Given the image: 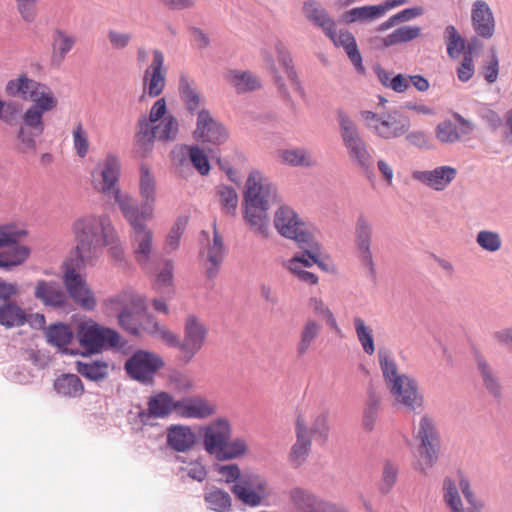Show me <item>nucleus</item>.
Here are the masks:
<instances>
[{"label": "nucleus", "instance_id": "nucleus-43", "mask_svg": "<svg viewBox=\"0 0 512 512\" xmlns=\"http://www.w3.org/2000/svg\"><path fill=\"white\" fill-rule=\"evenodd\" d=\"M459 486L468 504L467 508L464 507V504L462 505V512H482L485 507V501L476 495L469 478L464 473H459Z\"/></svg>", "mask_w": 512, "mask_h": 512}, {"label": "nucleus", "instance_id": "nucleus-51", "mask_svg": "<svg viewBox=\"0 0 512 512\" xmlns=\"http://www.w3.org/2000/svg\"><path fill=\"white\" fill-rule=\"evenodd\" d=\"M205 502L211 510L216 512H228L231 507V497L228 492L213 488L205 493Z\"/></svg>", "mask_w": 512, "mask_h": 512}, {"label": "nucleus", "instance_id": "nucleus-54", "mask_svg": "<svg viewBox=\"0 0 512 512\" xmlns=\"http://www.w3.org/2000/svg\"><path fill=\"white\" fill-rule=\"evenodd\" d=\"M180 152L182 155L188 152L191 163L201 175H207L209 173L210 164L208 157L198 146L184 145L180 148Z\"/></svg>", "mask_w": 512, "mask_h": 512}, {"label": "nucleus", "instance_id": "nucleus-26", "mask_svg": "<svg viewBox=\"0 0 512 512\" xmlns=\"http://www.w3.org/2000/svg\"><path fill=\"white\" fill-rule=\"evenodd\" d=\"M217 412V405L209 399L195 395L178 399L177 416L183 419H207Z\"/></svg>", "mask_w": 512, "mask_h": 512}, {"label": "nucleus", "instance_id": "nucleus-37", "mask_svg": "<svg viewBox=\"0 0 512 512\" xmlns=\"http://www.w3.org/2000/svg\"><path fill=\"white\" fill-rule=\"evenodd\" d=\"M459 473L462 472H457V479L446 476L442 481V499L449 512H462L463 500L459 492L461 490Z\"/></svg>", "mask_w": 512, "mask_h": 512}, {"label": "nucleus", "instance_id": "nucleus-3", "mask_svg": "<svg viewBox=\"0 0 512 512\" xmlns=\"http://www.w3.org/2000/svg\"><path fill=\"white\" fill-rule=\"evenodd\" d=\"M78 265L94 266L107 245L116 242L117 232L107 215L86 214L72 223Z\"/></svg>", "mask_w": 512, "mask_h": 512}, {"label": "nucleus", "instance_id": "nucleus-59", "mask_svg": "<svg viewBox=\"0 0 512 512\" xmlns=\"http://www.w3.org/2000/svg\"><path fill=\"white\" fill-rule=\"evenodd\" d=\"M185 226L186 221L184 219L179 218L175 221L165 241L164 249L167 253H171L179 247L180 239L185 230Z\"/></svg>", "mask_w": 512, "mask_h": 512}, {"label": "nucleus", "instance_id": "nucleus-48", "mask_svg": "<svg viewBox=\"0 0 512 512\" xmlns=\"http://www.w3.org/2000/svg\"><path fill=\"white\" fill-rule=\"evenodd\" d=\"M420 34L421 28L418 26H401L384 37L381 41L384 47H390L412 41L418 38Z\"/></svg>", "mask_w": 512, "mask_h": 512}, {"label": "nucleus", "instance_id": "nucleus-24", "mask_svg": "<svg viewBox=\"0 0 512 512\" xmlns=\"http://www.w3.org/2000/svg\"><path fill=\"white\" fill-rule=\"evenodd\" d=\"M457 169L442 165L431 170H414L411 174L412 179L420 184L434 190L444 191L457 177Z\"/></svg>", "mask_w": 512, "mask_h": 512}, {"label": "nucleus", "instance_id": "nucleus-11", "mask_svg": "<svg viewBox=\"0 0 512 512\" xmlns=\"http://www.w3.org/2000/svg\"><path fill=\"white\" fill-rule=\"evenodd\" d=\"M123 217L131 226V243L136 261L144 268L150 266L153 253V231L147 226L146 221L153 217L138 214L136 210H129L123 206Z\"/></svg>", "mask_w": 512, "mask_h": 512}, {"label": "nucleus", "instance_id": "nucleus-18", "mask_svg": "<svg viewBox=\"0 0 512 512\" xmlns=\"http://www.w3.org/2000/svg\"><path fill=\"white\" fill-rule=\"evenodd\" d=\"M264 62L275 84L282 94H286V78L288 77V54L286 44L275 40L270 48L262 52Z\"/></svg>", "mask_w": 512, "mask_h": 512}, {"label": "nucleus", "instance_id": "nucleus-64", "mask_svg": "<svg viewBox=\"0 0 512 512\" xmlns=\"http://www.w3.org/2000/svg\"><path fill=\"white\" fill-rule=\"evenodd\" d=\"M16 8L23 21L32 23L37 17L38 0H15Z\"/></svg>", "mask_w": 512, "mask_h": 512}, {"label": "nucleus", "instance_id": "nucleus-9", "mask_svg": "<svg viewBox=\"0 0 512 512\" xmlns=\"http://www.w3.org/2000/svg\"><path fill=\"white\" fill-rule=\"evenodd\" d=\"M336 116L340 138L349 159L363 171H370L374 164L373 149L362 137L357 124L345 110L338 109Z\"/></svg>", "mask_w": 512, "mask_h": 512}, {"label": "nucleus", "instance_id": "nucleus-6", "mask_svg": "<svg viewBox=\"0 0 512 512\" xmlns=\"http://www.w3.org/2000/svg\"><path fill=\"white\" fill-rule=\"evenodd\" d=\"M379 365L384 382L396 406L408 412L418 413L424 407V396L415 378L400 373L395 360L385 351L378 353Z\"/></svg>", "mask_w": 512, "mask_h": 512}, {"label": "nucleus", "instance_id": "nucleus-10", "mask_svg": "<svg viewBox=\"0 0 512 512\" xmlns=\"http://www.w3.org/2000/svg\"><path fill=\"white\" fill-rule=\"evenodd\" d=\"M414 438L419 442L420 456L415 469L426 475L437 463L441 445L440 433L433 417L428 414L421 416L414 429Z\"/></svg>", "mask_w": 512, "mask_h": 512}, {"label": "nucleus", "instance_id": "nucleus-56", "mask_svg": "<svg viewBox=\"0 0 512 512\" xmlns=\"http://www.w3.org/2000/svg\"><path fill=\"white\" fill-rule=\"evenodd\" d=\"M73 147L78 157L85 158L89 152V137L82 123H77L72 131Z\"/></svg>", "mask_w": 512, "mask_h": 512}, {"label": "nucleus", "instance_id": "nucleus-4", "mask_svg": "<svg viewBox=\"0 0 512 512\" xmlns=\"http://www.w3.org/2000/svg\"><path fill=\"white\" fill-rule=\"evenodd\" d=\"M278 203L277 188L258 171H252L245 184L243 194V217L245 222L263 237L269 234L268 211Z\"/></svg>", "mask_w": 512, "mask_h": 512}, {"label": "nucleus", "instance_id": "nucleus-33", "mask_svg": "<svg viewBox=\"0 0 512 512\" xmlns=\"http://www.w3.org/2000/svg\"><path fill=\"white\" fill-rule=\"evenodd\" d=\"M224 79L238 94L250 93L262 88L261 78L250 70L229 69L225 72Z\"/></svg>", "mask_w": 512, "mask_h": 512}, {"label": "nucleus", "instance_id": "nucleus-7", "mask_svg": "<svg viewBox=\"0 0 512 512\" xmlns=\"http://www.w3.org/2000/svg\"><path fill=\"white\" fill-rule=\"evenodd\" d=\"M233 426L226 417H218L202 427V445L205 452L218 461L239 459L248 452L243 437H234Z\"/></svg>", "mask_w": 512, "mask_h": 512}, {"label": "nucleus", "instance_id": "nucleus-8", "mask_svg": "<svg viewBox=\"0 0 512 512\" xmlns=\"http://www.w3.org/2000/svg\"><path fill=\"white\" fill-rule=\"evenodd\" d=\"M330 418L331 415L328 410L317 413L311 424L307 423L303 416H297L295 425L296 441L290 449V467L298 468L306 462L311 452L313 436L320 444L327 441L330 431Z\"/></svg>", "mask_w": 512, "mask_h": 512}, {"label": "nucleus", "instance_id": "nucleus-39", "mask_svg": "<svg viewBox=\"0 0 512 512\" xmlns=\"http://www.w3.org/2000/svg\"><path fill=\"white\" fill-rule=\"evenodd\" d=\"M54 389L60 396L77 398L84 393V385L76 374H62L54 381Z\"/></svg>", "mask_w": 512, "mask_h": 512}, {"label": "nucleus", "instance_id": "nucleus-29", "mask_svg": "<svg viewBox=\"0 0 512 512\" xmlns=\"http://www.w3.org/2000/svg\"><path fill=\"white\" fill-rule=\"evenodd\" d=\"M178 91L180 99L189 115L198 116L199 111L207 110L205 108V97L198 90L195 81L186 74L180 75Z\"/></svg>", "mask_w": 512, "mask_h": 512}, {"label": "nucleus", "instance_id": "nucleus-1", "mask_svg": "<svg viewBox=\"0 0 512 512\" xmlns=\"http://www.w3.org/2000/svg\"><path fill=\"white\" fill-rule=\"evenodd\" d=\"M121 171V163L116 154L108 153L104 160L92 172V185L94 189L113 199L120 211L126 206L129 210H136L138 214L153 217L154 206L157 197V182L150 167L141 163L139 167V195L142 204L139 206L128 193H123L118 185Z\"/></svg>", "mask_w": 512, "mask_h": 512}, {"label": "nucleus", "instance_id": "nucleus-13", "mask_svg": "<svg viewBox=\"0 0 512 512\" xmlns=\"http://www.w3.org/2000/svg\"><path fill=\"white\" fill-rule=\"evenodd\" d=\"M361 116L365 126L383 140L399 138L411 127L410 119L397 111L379 114L367 110L362 111Z\"/></svg>", "mask_w": 512, "mask_h": 512}, {"label": "nucleus", "instance_id": "nucleus-36", "mask_svg": "<svg viewBox=\"0 0 512 512\" xmlns=\"http://www.w3.org/2000/svg\"><path fill=\"white\" fill-rule=\"evenodd\" d=\"M77 38L67 31L56 28L52 34V62L60 64L73 49Z\"/></svg>", "mask_w": 512, "mask_h": 512}, {"label": "nucleus", "instance_id": "nucleus-40", "mask_svg": "<svg viewBox=\"0 0 512 512\" xmlns=\"http://www.w3.org/2000/svg\"><path fill=\"white\" fill-rule=\"evenodd\" d=\"M138 131L135 135L136 145L147 152L151 150L154 141L157 139L156 122H151L146 116L138 120Z\"/></svg>", "mask_w": 512, "mask_h": 512}, {"label": "nucleus", "instance_id": "nucleus-14", "mask_svg": "<svg viewBox=\"0 0 512 512\" xmlns=\"http://www.w3.org/2000/svg\"><path fill=\"white\" fill-rule=\"evenodd\" d=\"M321 243L316 226L290 209V251L291 258L305 257L314 252Z\"/></svg>", "mask_w": 512, "mask_h": 512}, {"label": "nucleus", "instance_id": "nucleus-42", "mask_svg": "<svg viewBox=\"0 0 512 512\" xmlns=\"http://www.w3.org/2000/svg\"><path fill=\"white\" fill-rule=\"evenodd\" d=\"M322 325L313 319H308L304 324L296 351L299 357L304 356L311 349L313 342L321 333Z\"/></svg>", "mask_w": 512, "mask_h": 512}, {"label": "nucleus", "instance_id": "nucleus-53", "mask_svg": "<svg viewBox=\"0 0 512 512\" xmlns=\"http://www.w3.org/2000/svg\"><path fill=\"white\" fill-rule=\"evenodd\" d=\"M444 39L447 45V54L450 58L456 59L465 48V41L453 25H448L444 31Z\"/></svg>", "mask_w": 512, "mask_h": 512}, {"label": "nucleus", "instance_id": "nucleus-2", "mask_svg": "<svg viewBox=\"0 0 512 512\" xmlns=\"http://www.w3.org/2000/svg\"><path fill=\"white\" fill-rule=\"evenodd\" d=\"M5 91L11 97L32 101V105L23 114L17 139L20 142V152H34L36 138L44 131L43 115L56 108L57 98L46 84L31 79L26 74L9 80Z\"/></svg>", "mask_w": 512, "mask_h": 512}, {"label": "nucleus", "instance_id": "nucleus-63", "mask_svg": "<svg viewBox=\"0 0 512 512\" xmlns=\"http://www.w3.org/2000/svg\"><path fill=\"white\" fill-rule=\"evenodd\" d=\"M174 264L172 260H165L163 267L158 272L155 281V287L159 291L169 288L173 284Z\"/></svg>", "mask_w": 512, "mask_h": 512}, {"label": "nucleus", "instance_id": "nucleus-30", "mask_svg": "<svg viewBox=\"0 0 512 512\" xmlns=\"http://www.w3.org/2000/svg\"><path fill=\"white\" fill-rule=\"evenodd\" d=\"M337 47H342L351 63L354 65L357 72L363 74L365 68L362 64V56L358 50V46L353 34L346 30L341 29L337 32L336 24L332 27L331 34H325Z\"/></svg>", "mask_w": 512, "mask_h": 512}, {"label": "nucleus", "instance_id": "nucleus-34", "mask_svg": "<svg viewBox=\"0 0 512 512\" xmlns=\"http://www.w3.org/2000/svg\"><path fill=\"white\" fill-rule=\"evenodd\" d=\"M196 443V434L191 427L182 424L171 425L167 429V444L177 452H187Z\"/></svg>", "mask_w": 512, "mask_h": 512}, {"label": "nucleus", "instance_id": "nucleus-52", "mask_svg": "<svg viewBox=\"0 0 512 512\" xmlns=\"http://www.w3.org/2000/svg\"><path fill=\"white\" fill-rule=\"evenodd\" d=\"M222 211L227 215H235L238 205V195L233 187L219 185L216 187Z\"/></svg>", "mask_w": 512, "mask_h": 512}, {"label": "nucleus", "instance_id": "nucleus-22", "mask_svg": "<svg viewBox=\"0 0 512 512\" xmlns=\"http://www.w3.org/2000/svg\"><path fill=\"white\" fill-rule=\"evenodd\" d=\"M193 137L202 143L220 145L228 139L226 128L217 121L209 110H201L196 116Z\"/></svg>", "mask_w": 512, "mask_h": 512}, {"label": "nucleus", "instance_id": "nucleus-47", "mask_svg": "<svg viewBox=\"0 0 512 512\" xmlns=\"http://www.w3.org/2000/svg\"><path fill=\"white\" fill-rule=\"evenodd\" d=\"M24 236L25 235H23V237ZM20 238H22V236H20L16 242L8 244L7 246H13L2 252L4 263H7V265H5V270L7 271H10L13 267L23 264L30 255L29 247L17 244Z\"/></svg>", "mask_w": 512, "mask_h": 512}, {"label": "nucleus", "instance_id": "nucleus-5", "mask_svg": "<svg viewBox=\"0 0 512 512\" xmlns=\"http://www.w3.org/2000/svg\"><path fill=\"white\" fill-rule=\"evenodd\" d=\"M148 324L149 326L145 328L147 332L167 346L178 349L184 363L191 362L204 347L209 333L204 321L195 314H189L185 318L182 339L153 318H149Z\"/></svg>", "mask_w": 512, "mask_h": 512}, {"label": "nucleus", "instance_id": "nucleus-62", "mask_svg": "<svg viewBox=\"0 0 512 512\" xmlns=\"http://www.w3.org/2000/svg\"><path fill=\"white\" fill-rule=\"evenodd\" d=\"M216 471L227 484L233 483L234 485L239 483L243 477V472H241L239 465L236 463L216 465Z\"/></svg>", "mask_w": 512, "mask_h": 512}, {"label": "nucleus", "instance_id": "nucleus-25", "mask_svg": "<svg viewBox=\"0 0 512 512\" xmlns=\"http://www.w3.org/2000/svg\"><path fill=\"white\" fill-rule=\"evenodd\" d=\"M178 400H175L167 392H159L149 397L147 409L138 413L140 422L144 425L150 424L152 419L166 418L172 412L177 415Z\"/></svg>", "mask_w": 512, "mask_h": 512}, {"label": "nucleus", "instance_id": "nucleus-35", "mask_svg": "<svg viewBox=\"0 0 512 512\" xmlns=\"http://www.w3.org/2000/svg\"><path fill=\"white\" fill-rule=\"evenodd\" d=\"M303 13L308 21L321 28L324 34H331L332 27L336 24L327 10L315 0H307L303 5Z\"/></svg>", "mask_w": 512, "mask_h": 512}, {"label": "nucleus", "instance_id": "nucleus-17", "mask_svg": "<svg viewBox=\"0 0 512 512\" xmlns=\"http://www.w3.org/2000/svg\"><path fill=\"white\" fill-rule=\"evenodd\" d=\"M232 492L243 504L256 507L264 504L269 496L268 484L259 474L245 471L243 477L232 486Z\"/></svg>", "mask_w": 512, "mask_h": 512}, {"label": "nucleus", "instance_id": "nucleus-60", "mask_svg": "<svg viewBox=\"0 0 512 512\" xmlns=\"http://www.w3.org/2000/svg\"><path fill=\"white\" fill-rule=\"evenodd\" d=\"M436 137L442 143H454L460 139V133L451 121H443L436 128Z\"/></svg>", "mask_w": 512, "mask_h": 512}, {"label": "nucleus", "instance_id": "nucleus-38", "mask_svg": "<svg viewBox=\"0 0 512 512\" xmlns=\"http://www.w3.org/2000/svg\"><path fill=\"white\" fill-rule=\"evenodd\" d=\"M27 321L25 310L12 301L0 305V325L6 328L23 326Z\"/></svg>", "mask_w": 512, "mask_h": 512}, {"label": "nucleus", "instance_id": "nucleus-41", "mask_svg": "<svg viewBox=\"0 0 512 512\" xmlns=\"http://www.w3.org/2000/svg\"><path fill=\"white\" fill-rule=\"evenodd\" d=\"M76 370L81 376L95 382L101 381L109 375L108 363L101 360L78 361Z\"/></svg>", "mask_w": 512, "mask_h": 512}, {"label": "nucleus", "instance_id": "nucleus-50", "mask_svg": "<svg viewBox=\"0 0 512 512\" xmlns=\"http://www.w3.org/2000/svg\"><path fill=\"white\" fill-rule=\"evenodd\" d=\"M46 337L50 344L63 348L71 342L73 332L68 325L62 323L53 324L47 329Z\"/></svg>", "mask_w": 512, "mask_h": 512}, {"label": "nucleus", "instance_id": "nucleus-28", "mask_svg": "<svg viewBox=\"0 0 512 512\" xmlns=\"http://www.w3.org/2000/svg\"><path fill=\"white\" fill-rule=\"evenodd\" d=\"M471 24L474 32L483 39H490L495 33V19L490 6L483 0L472 5Z\"/></svg>", "mask_w": 512, "mask_h": 512}, {"label": "nucleus", "instance_id": "nucleus-61", "mask_svg": "<svg viewBox=\"0 0 512 512\" xmlns=\"http://www.w3.org/2000/svg\"><path fill=\"white\" fill-rule=\"evenodd\" d=\"M110 46L114 50H125L132 42L133 35L127 31L110 29L107 33Z\"/></svg>", "mask_w": 512, "mask_h": 512}, {"label": "nucleus", "instance_id": "nucleus-21", "mask_svg": "<svg viewBox=\"0 0 512 512\" xmlns=\"http://www.w3.org/2000/svg\"><path fill=\"white\" fill-rule=\"evenodd\" d=\"M165 56L159 49L152 50V62L143 71L144 92L151 98L162 94L166 86Z\"/></svg>", "mask_w": 512, "mask_h": 512}, {"label": "nucleus", "instance_id": "nucleus-20", "mask_svg": "<svg viewBox=\"0 0 512 512\" xmlns=\"http://www.w3.org/2000/svg\"><path fill=\"white\" fill-rule=\"evenodd\" d=\"M62 279L67 293L78 305L86 310L96 307L94 293L88 287L85 277L76 269L67 266Z\"/></svg>", "mask_w": 512, "mask_h": 512}, {"label": "nucleus", "instance_id": "nucleus-32", "mask_svg": "<svg viewBox=\"0 0 512 512\" xmlns=\"http://www.w3.org/2000/svg\"><path fill=\"white\" fill-rule=\"evenodd\" d=\"M474 361L483 387L493 397L500 398L503 388L495 369L486 357L478 351L474 353Z\"/></svg>", "mask_w": 512, "mask_h": 512}, {"label": "nucleus", "instance_id": "nucleus-58", "mask_svg": "<svg viewBox=\"0 0 512 512\" xmlns=\"http://www.w3.org/2000/svg\"><path fill=\"white\" fill-rule=\"evenodd\" d=\"M397 477L398 467L390 461H385L379 485L380 492L384 495L388 494L396 483Z\"/></svg>", "mask_w": 512, "mask_h": 512}, {"label": "nucleus", "instance_id": "nucleus-15", "mask_svg": "<svg viewBox=\"0 0 512 512\" xmlns=\"http://www.w3.org/2000/svg\"><path fill=\"white\" fill-rule=\"evenodd\" d=\"M164 366L163 359L146 350L135 351L125 362L127 375L142 384H151L155 374Z\"/></svg>", "mask_w": 512, "mask_h": 512}, {"label": "nucleus", "instance_id": "nucleus-46", "mask_svg": "<svg viewBox=\"0 0 512 512\" xmlns=\"http://www.w3.org/2000/svg\"><path fill=\"white\" fill-rule=\"evenodd\" d=\"M342 21L345 24L355 22H369L381 18L377 5H365L352 8L342 14Z\"/></svg>", "mask_w": 512, "mask_h": 512}, {"label": "nucleus", "instance_id": "nucleus-57", "mask_svg": "<svg viewBox=\"0 0 512 512\" xmlns=\"http://www.w3.org/2000/svg\"><path fill=\"white\" fill-rule=\"evenodd\" d=\"M477 244L488 252H496L501 248L502 240L499 233L490 230H481L476 236Z\"/></svg>", "mask_w": 512, "mask_h": 512}, {"label": "nucleus", "instance_id": "nucleus-12", "mask_svg": "<svg viewBox=\"0 0 512 512\" xmlns=\"http://www.w3.org/2000/svg\"><path fill=\"white\" fill-rule=\"evenodd\" d=\"M109 303L117 313L119 325L129 334L139 335L140 319L145 310L144 299L132 291H123L111 297Z\"/></svg>", "mask_w": 512, "mask_h": 512}, {"label": "nucleus", "instance_id": "nucleus-23", "mask_svg": "<svg viewBox=\"0 0 512 512\" xmlns=\"http://www.w3.org/2000/svg\"><path fill=\"white\" fill-rule=\"evenodd\" d=\"M355 245L358 250L361 263L368 269L371 275L375 274V263L371 252L373 237V224L369 218L360 213L355 222Z\"/></svg>", "mask_w": 512, "mask_h": 512}, {"label": "nucleus", "instance_id": "nucleus-55", "mask_svg": "<svg viewBox=\"0 0 512 512\" xmlns=\"http://www.w3.org/2000/svg\"><path fill=\"white\" fill-rule=\"evenodd\" d=\"M318 165L314 154L306 148L290 149V166L313 168Z\"/></svg>", "mask_w": 512, "mask_h": 512}, {"label": "nucleus", "instance_id": "nucleus-16", "mask_svg": "<svg viewBox=\"0 0 512 512\" xmlns=\"http://www.w3.org/2000/svg\"><path fill=\"white\" fill-rule=\"evenodd\" d=\"M77 338L81 346L92 353L99 352L105 347H116L120 340L117 331L93 322L80 323L77 329Z\"/></svg>", "mask_w": 512, "mask_h": 512}, {"label": "nucleus", "instance_id": "nucleus-49", "mask_svg": "<svg viewBox=\"0 0 512 512\" xmlns=\"http://www.w3.org/2000/svg\"><path fill=\"white\" fill-rule=\"evenodd\" d=\"M157 140L162 142H172L176 140L179 133L178 119L168 114L161 121L156 123Z\"/></svg>", "mask_w": 512, "mask_h": 512}, {"label": "nucleus", "instance_id": "nucleus-31", "mask_svg": "<svg viewBox=\"0 0 512 512\" xmlns=\"http://www.w3.org/2000/svg\"><path fill=\"white\" fill-rule=\"evenodd\" d=\"M34 296L43 305L52 308H63L67 304L66 293L56 281L39 280L35 286Z\"/></svg>", "mask_w": 512, "mask_h": 512}, {"label": "nucleus", "instance_id": "nucleus-44", "mask_svg": "<svg viewBox=\"0 0 512 512\" xmlns=\"http://www.w3.org/2000/svg\"><path fill=\"white\" fill-rule=\"evenodd\" d=\"M353 326L359 344L363 351L372 356L375 353V344L372 328L360 316L353 317Z\"/></svg>", "mask_w": 512, "mask_h": 512}, {"label": "nucleus", "instance_id": "nucleus-45", "mask_svg": "<svg viewBox=\"0 0 512 512\" xmlns=\"http://www.w3.org/2000/svg\"><path fill=\"white\" fill-rule=\"evenodd\" d=\"M382 403V395L374 388H369L367 392V401L363 415V425L367 430H372L378 417Z\"/></svg>", "mask_w": 512, "mask_h": 512}, {"label": "nucleus", "instance_id": "nucleus-19", "mask_svg": "<svg viewBox=\"0 0 512 512\" xmlns=\"http://www.w3.org/2000/svg\"><path fill=\"white\" fill-rule=\"evenodd\" d=\"M290 512H347L324 500L310 490L296 487L290 490Z\"/></svg>", "mask_w": 512, "mask_h": 512}, {"label": "nucleus", "instance_id": "nucleus-27", "mask_svg": "<svg viewBox=\"0 0 512 512\" xmlns=\"http://www.w3.org/2000/svg\"><path fill=\"white\" fill-rule=\"evenodd\" d=\"M204 254L208 262L206 276L208 279H214L218 275L227 254V248L224 244L223 237L217 230L216 222L213 223V237L211 240L207 239Z\"/></svg>", "mask_w": 512, "mask_h": 512}]
</instances>
